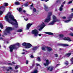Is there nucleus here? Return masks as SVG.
Listing matches in <instances>:
<instances>
[{
  "label": "nucleus",
  "mask_w": 73,
  "mask_h": 73,
  "mask_svg": "<svg viewBox=\"0 0 73 73\" xmlns=\"http://www.w3.org/2000/svg\"><path fill=\"white\" fill-rule=\"evenodd\" d=\"M17 9H19V12H21V10H22L21 8H17Z\"/></svg>",
  "instance_id": "cd10ccee"
},
{
  "label": "nucleus",
  "mask_w": 73,
  "mask_h": 73,
  "mask_svg": "<svg viewBox=\"0 0 73 73\" xmlns=\"http://www.w3.org/2000/svg\"><path fill=\"white\" fill-rule=\"evenodd\" d=\"M58 45H60V46H68V44H59Z\"/></svg>",
  "instance_id": "4468645a"
},
{
  "label": "nucleus",
  "mask_w": 73,
  "mask_h": 73,
  "mask_svg": "<svg viewBox=\"0 0 73 73\" xmlns=\"http://www.w3.org/2000/svg\"><path fill=\"white\" fill-rule=\"evenodd\" d=\"M33 24L32 23H29L28 24L27 26V29H29V28L31 27V26Z\"/></svg>",
  "instance_id": "f8f14e48"
},
{
  "label": "nucleus",
  "mask_w": 73,
  "mask_h": 73,
  "mask_svg": "<svg viewBox=\"0 0 73 73\" xmlns=\"http://www.w3.org/2000/svg\"><path fill=\"white\" fill-rule=\"evenodd\" d=\"M60 65V64H57L56 65V67H57V66H59Z\"/></svg>",
  "instance_id": "49530a36"
},
{
  "label": "nucleus",
  "mask_w": 73,
  "mask_h": 73,
  "mask_svg": "<svg viewBox=\"0 0 73 73\" xmlns=\"http://www.w3.org/2000/svg\"><path fill=\"white\" fill-rule=\"evenodd\" d=\"M46 49H47L48 52H50V51H51V50H52V49L51 48H50V47H45L44 48L43 47H42V49L43 50H45Z\"/></svg>",
  "instance_id": "9d476101"
},
{
  "label": "nucleus",
  "mask_w": 73,
  "mask_h": 73,
  "mask_svg": "<svg viewBox=\"0 0 73 73\" xmlns=\"http://www.w3.org/2000/svg\"><path fill=\"white\" fill-rule=\"evenodd\" d=\"M15 72H18V70H17L16 71H15Z\"/></svg>",
  "instance_id": "4d7b16f0"
},
{
  "label": "nucleus",
  "mask_w": 73,
  "mask_h": 73,
  "mask_svg": "<svg viewBox=\"0 0 73 73\" xmlns=\"http://www.w3.org/2000/svg\"><path fill=\"white\" fill-rule=\"evenodd\" d=\"M73 53H68L67 54H65V56H66V57H69L70 55H71V54H72Z\"/></svg>",
  "instance_id": "2eb2a0df"
},
{
  "label": "nucleus",
  "mask_w": 73,
  "mask_h": 73,
  "mask_svg": "<svg viewBox=\"0 0 73 73\" xmlns=\"http://www.w3.org/2000/svg\"><path fill=\"white\" fill-rule=\"evenodd\" d=\"M37 60L38 61H41V60H40V57H38L37 58Z\"/></svg>",
  "instance_id": "c85d7f7f"
},
{
  "label": "nucleus",
  "mask_w": 73,
  "mask_h": 73,
  "mask_svg": "<svg viewBox=\"0 0 73 73\" xmlns=\"http://www.w3.org/2000/svg\"><path fill=\"white\" fill-rule=\"evenodd\" d=\"M32 34H33L34 35V36L35 37H37L38 36H41V34H38V31H37V30L36 29H35L32 31Z\"/></svg>",
  "instance_id": "39448f33"
},
{
  "label": "nucleus",
  "mask_w": 73,
  "mask_h": 73,
  "mask_svg": "<svg viewBox=\"0 0 73 73\" xmlns=\"http://www.w3.org/2000/svg\"><path fill=\"white\" fill-rule=\"evenodd\" d=\"M1 31L0 30V32H1Z\"/></svg>",
  "instance_id": "338daca9"
},
{
  "label": "nucleus",
  "mask_w": 73,
  "mask_h": 73,
  "mask_svg": "<svg viewBox=\"0 0 73 73\" xmlns=\"http://www.w3.org/2000/svg\"><path fill=\"white\" fill-rule=\"evenodd\" d=\"M70 20H71V19H70V20H67V21H64V22L65 23H69V21H70Z\"/></svg>",
  "instance_id": "5701e85b"
},
{
  "label": "nucleus",
  "mask_w": 73,
  "mask_h": 73,
  "mask_svg": "<svg viewBox=\"0 0 73 73\" xmlns=\"http://www.w3.org/2000/svg\"><path fill=\"white\" fill-rule=\"evenodd\" d=\"M53 67L52 66L48 67L47 68V69L48 70H49V71H50V72H51V71H52V70H53Z\"/></svg>",
  "instance_id": "9b49d317"
},
{
  "label": "nucleus",
  "mask_w": 73,
  "mask_h": 73,
  "mask_svg": "<svg viewBox=\"0 0 73 73\" xmlns=\"http://www.w3.org/2000/svg\"><path fill=\"white\" fill-rule=\"evenodd\" d=\"M19 67H20V66L19 65H17L15 66V69H17V68H18Z\"/></svg>",
  "instance_id": "2f4dec72"
},
{
  "label": "nucleus",
  "mask_w": 73,
  "mask_h": 73,
  "mask_svg": "<svg viewBox=\"0 0 73 73\" xmlns=\"http://www.w3.org/2000/svg\"><path fill=\"white\" fill-rule=\"evenodd\" d=\"M3 39V38H2L1 37L0 38V39Z\"/></svg>",
  "instance_id": "bf43d9fd"
},
{
  "label": "nucleus",
  "mask_w": 73,
  "mask_h": 73,
  "mask_svg": "<svg viewBox=\"0 0 73 73\" xmlns=\"http://www.w3.org/2000/svg\"><path fill=\"white\" fill-rule=\"evenodd\" d=\"M72 73H73V70H72Z\"/></svg>",
  "instance_id": "e2e57ef3"
},
{
  "label": "nucleus",
  "mask_w": 73,
  "mask_h": 73,
  "mask_svg": "<svg viewBox=\"0 0 73 73\" xmlns=\"http://www.w3.org/2000/svg\"><path fill=\"white\" fill-rule=\"evenodd\" d=\"M23 51H25V50L23 49Z\"/></svg>",
  "instance_id": "052dcab7"
},
{
  "label": "nucleus",
  "mask_w": 73,
  "mask_h": 73,
  "mask_svg": "<svg viewBox=\"0 0 73 73\" xmlns=\"http://www.w3.org/2000/svg\"><path fill=\"white\" fill-rule=\"evenodd\" d=\"M54 56L55 57H58V55L57 54H54Z\"/></svg>",
  "instance_id": "72a5a7b5"
},
{
  "label": "nucleus",
  "mask_w": 73,
  "mask_h": 73,
  "mask_svg": "<svg viewBox=\"0 0 73 73\" xmlns=\"http://www.w3.org/2000/svg\"><path fill=\"white\" fill-rule=\"evenodd\" d=\"M72 17H73V13H72L70 15L69 17L68 18V19H72Z\"/></svg>",
  "instance_id": "aec40b11"
},
{
  "label": "nucleus",
  "mask_w": 73,
  "mask_h": 73,
  "mask_svg": "<svg viewBox=\"0 0 73 73\" xmlns=\"http://www.w3.org/2000/svg\"><path fill=\"white\" fill-rule=\"evenodd\" d=\"M63 7L64 5H62L59 9V10L60 11H61L62 10V8H63Z\"/></svg>",
  "instance_id": "6ab92c4d"
},
{
  "label": "nucleus",
  "mask_w": 73,
  "mask_h": 73,
  "mask_svg": "<svg viewBox=\"0 0 73 73\" xmlns=\"http://www.w3.org/2000/svg\"><path fill=\"white\" fill-rule=\"evenodd\" d=\"M31 58H33V57H34V56H33V55H31Z\"/></svg>",
  "instance_id": "37998d69"
},
{
  "label": "nucleus",
  "mask_w": 73,
  "mask_h": 73,
  "mask_svg": "<svg viewBox=\"0 0 73 73\" xmlns=\"http://www.w3.org/2000/svg\"><path fill=\"white\" fill-rule=\"evenodd\" d=\"M33 66H31V67H30V68H33Z\"/></svg>",
  "instance_id": "8fccbe9b"
},
{
  "label": "nucleus",
  "mask_w": 73,
  "mask_h": 73,
  "mask_svg": "<svg viewBox=\"0 0 73 73\" xmlns=\"http://www.w3.org/2000/svg\"><path fill=\"white\" fill-rule=\"evenodd\" d=\"M11 30H12V28L9 27H7L4 31V35H7V33H9V31H11Z\"/></svg>",
  "instance_id": "6e6552de"
},
{
  "label": "nucleus",
  "mask_w": 73,
  "mask_h": 73,
  "mask_svg": "<svg viewBox=\"0 0 73 73\" xmlns=\"http://www.w3.org/2000/svg\"><path fill=\"white\" fill-rule=\"evenodd\" d=\"M71 29L72 30V31L73 32V29Z\"/></svg>",
  "instance_id": "13d9d810"
},
{
  "label": "nucleus",
  "mask_w": 73,
  "mask_h": 73,
  "mask_svg": "<svg viewBox=\"0 0 73 73\" xmlns=\"http://www.w3.org/2000/svg\"><path fill=\"white\" fill-rule=\"evenodd\" d=\"M7 72H8V71L9 70V69H7Z\"/></svg>",
  "instance_id": "603ef678"
},
{
  "label": "nucleus",
  "mask_w": 73,
  "mask_h": 73,
  "mask_svg": "<svg viewBox=\"0 0 73 73\" xmlns=\"http://www.w3.org/2000/svg\"><path fill=\"white\" fill-rule=\"evenodd\" d=\"M46 25L45 24H44V23L42 22L41 25L38 27V28H39V31H41L45 27Z\"/></svg>",
  "instance_id": "1a4fd4ad"
},
{
  "label": "nucleus",
  "mask_w": 73,
  "mask_h": 73,
  "mask_svg": "<svg viewBox=\"0 0 73 73\" xmlns=\"http://www.w3.org/2000/svg\"><path fill=\"white\" fill-rule=\"evenodd\" d=\"M4 5L5 6H8V3H4Z\"/></svg>",
  "instance_id": "7c9ffc66"
},
{
  "label": "nucleus",
  "mask_w": 73,
  "mask_h": 73,
  "mask_svg": "<svg viewBox=\"0 0 73 73\" xmlns=\"http://www.w3.org/2000/svg\"><path fill=\"white\" fill-rule=\"evenodd\" d=\"M49 64V60H47L46 61V63H44V64L45 66H47V65H48Z\"/></svg>",
  "instance_id": "ddd939ff"
},
{
  "label": "nucleus",
  "mask_w": 73,
  "mask_h": 73,
  "mask_svg": "<svg viewBox=\"0 0 73 73\" xmlns=\"http://www.w3.org/2000/svg\"><path fill=\"white\" fill-rule=\"evenodd\" d=\"M15 5H20V3L19 2H16L15 3Z\"/></svg>",
  "instance_id": "a878e982"
},
{
  "label": "nucleus",
  "mask_w": 73,
  "mask_h": 73,
  "mask_svg": "<svg viewBox=\"0 0 73 73\" xmlns=\"http://www.w3.org/2000/svg\"><path fill=\"white\" fill-rule=\"evenodd\" d=\"M1 36V34H0V36Z\"/></svg>",
  "instance_id": "69168bd1"
},
{
  "label": "nucleus",
  "mask_w": 73,
  "mask_h": 73,
  "mask_svg": "<svg viewBox=\"0 0 73 73\" xmlns=\"http://www.w3.org/2000/svg\"><path fill=\"white\" fill-rule=\"evenodd\" d=\"M1 8H4V6H2L1 7H0V9H1ZM3 12L1 11H0V15H2L3 14Z\"/></svg>",
  "instance_id": "412c9836"
},
{
  "label": "nucleus",
  "mask_w": 73,
  "mask_h": 73,
  "mask_svg": "<svg viewBox=\"0 0 73 73\" xmlns=\"http://www.w3.org/2000/svg\"><path fill=\"white\" fill-rule=\"evenodd\" d=\"M24 6H25V7L28 6V2H27L26 3L24 4Z\"/></svg>",
  "instance_id": "bb28decb"
},
{
  "label": "nucleus",
  "mask_w": 73,
  "mask_h": 73,
  "mask_svg": "<svg viewBox=\"0 0 73 73\" xmlns=\"http://www.w3.org/2000/svg\"><path fill=\"white\" fill-rule=\"evenodd\" d=\"M44 33L47 34V35H53V33L50 32H45Z\"/></svg>",
  "instance_id": "dca6fc26"
},
{
  "label": "nucleus",
  "mask_w": 73,
  "mask_h": 73,
  "mask_svg": "<svg viewBox=\"0 0 73 73\" xmlns=\"http://www.w3.org/2000/svg\"><path fill=\"white\" fill-rule=\"evenodd\" d=\"M56 2L57 3H60V0H57Z\"/></svg>",
  "instance_id": "473e14b6"
},
{
  "label": "nucleus",
  "mask_w": 73,
  "mask_h": 73,
  "mask_svg": "<svg viewBox=\"0 0 73 73\" xmlns=\"http://www.w3.org/2000/svg\"><path fill=\"white\" fill-rule=\"evenodd\" d=\"M41 0V1H44V0Z\"/></svg>",
  "instance_id": "0e129e2a"
},
{
  "label": "nucleus",
  "mask_w": 73,
  "mask_h": 73,
  "mask_svg": "<svg viewBox=\"0 0 73 73\" xmlns=\"http://www.w3.org/2000/svg\"><path fill=\"white\" fill-rule=\"evenodd\" d=\"M52 15V12H50L48 13V17L44 20L45 23H49L51 20V17L50 16Z\"/></svg>",
  "instance_id": "7ed1b4c3"
},
{
  "label": "nucleus",
  "mask_w": 73,
  "mask_h": 73,
  "mask_svg": "<svg viewBox=\"0 0 73 73\" xmlns=\"http://www.w3.org/2000/svg\"><path fill=\"white\" fill-rule=\"evenodd\" d=\"M22 45L25 46V48H27V49L30 48L32 47V44L30 43L24 42L22 44Z\"/></svg>",
  "instance_id": "423d86ee"
},
{
  "label": "nucleus",
  "mask_w": 73,
  "mask_h": 73,
  "mask_svg": "<svg viewBox=\"0 0 73 73\" xmlns=\"http://www.w3.org/2000/svg\"><path fill=\"white\" fill-rule=\"evenodd\" d=\"M67 72H65V73H67Z\"/></svg>",
  "instance_id": "680f3d73"
},
{
  "label": "nucleus",
  "mask_w": 73,
  "mask_h": 73,
  "mask_svg": "<svg viewBox=\"0 0 73 73\" xmlns=\"http://www.w3.org/2000/svg\"><path fill=\"white\" fill-rule=\"evenodd\" d=\"M13 64H15V63L14 62H12Z\"/></svg>",
  "instance_id": "6e6d98bb"
},
{
  "label": "nucleus",
  "mask_w": 73,
  "mask_h": 73,
  "mask_svg": "<svg viewBox=\"0 0 73 73\" xmlns=\"http://www.w3.org/2000/svg\"><path fill=\"white\" fill-rule=\"evenodd\" d=\"M23 12H24V13H25V12H26V11H25V10H24L23 11Z\"/></svg>",
  "instance_id": "3c124183"
},
{
  "label": "nucleus",
  "mask_w": 73,
  "mask_h": 73,
  "mask_svg": "<svg viewBox=\"0 0 73 73\" xmlns=\"http://www.w3.org/2000/svg\"><path fill=\"white\" fill-rule=\"evenodd\" d=\"M33 5L32 4V5H31V7H33Z\"/></svg>",
  "instance_id": "5fc2aeb1"
},
{
  "label": "nucleus",
  "mask_w": 73,
  "mask_h": 73,
  "mask_svg": "<svg viewBox=\"0 0 73 73\" xmlns=\"http://www.w3.org/2000/svg\"><path fill=\"white\" fill-rule=\"evenodd\" d=\"M72 3V1H70L68 2V4H70Z\"/></svg>",
  "instance_id": "58836bf2"
},
{
  "label": "nucleus",
  "mask_w": 73,
  "mask_h": 73,
  "mask_svg": "<svg viewBox=\"0 0 73 73\" xmlns=\"http://www.w3.org/2000/svg\"><path fill=\"white\" fill-rule=\"evenodd\" d=\"M23 1H25V0H23Z\"/></svg>",
  "instance_id": "774afa93"
},
{
  "label": "nucleus",
  "mask_w": 73,
  "mask_h": 73,
  "mask_svg": "<svg viewBox=\"0 0 73 73\" xmlns=\"http://www.w3.org/2000/svg\"><path fill=\"white\" fill-rule=\"evenodd\" d=\"M62 18L63 19H66V17H62Z\"/></svg>",
  "instance_id": "4c0bfd02"
},
{
  "label": "nucleus",
  "mask_w": 73,
  "mask_h": 73,
  "mask_svg": "<svg viewBox=\"0 0 73 73\" xmlns=\"http://www.w3.org/2000/svg\"><path fill=\"white\" fill-rule=\"evenodd\" d=\"M64 64H65V65H68V64H69V62H68V61H66L64 62Z\"/></svg>",
  "instance_id": "b1692460"
},
{
  "label": "nucleus",
  "mask_w": 73,
  "mask_h": 73,
  "mask_svg": "<svg viewBox=\"0 0 73 73\" xmlns=\"http://www.w3.org/2000/svg\"><path fill=\"white\" fill-rule=\"evenodd\" d=\"M49 1V0H45V2H47V1Z\"/></svg>",
  "instance_id": "09e8293b"
},
{
  "label": "nucleus",
  "mask_w": 73,
  "mask_h": 73,
  "mask_svg": "<svg viewBox=\"0 0 73 73\" xmlns=\"http://www.w3.org/2000/svg\"><path fill=\"white\" fill-rule=\"evenodd\" d=\"M0 27L1 28H3V25L1 23H0Z\"/></svg>",
  "instance_id": "c756f323"
},
{
  "label": "nucleus",
  "mask_w": 73,
  "mask_h": 73,
  "mask_svg": "<svg viewBox=\"0 0 73 73\" xmlns=\"http://www.w3.org/2000/svg\"><path fill=\"white\" fill-rule=\"evenodd\" d=\"M59 36L60 38V40H62V39H63V40H67L68 41H71L70 38L69 37H68L67 38H63L64 35H62L60 34L59 35Z\"/></svg>",
  "instance_id": "0eeeda50"
},
{
  "label": "nucleus",
  "mask_w": 73,
  "mask_h": 73,
  "mask_svg": "<svg viewBox=\"0 0 73 73\" xmlns=\"http://www.w3.org/2000/svg\"><path fill=\"white\" fill-rule=\"evenodd\" d=\"M22 54H25V52H23L22 53Z\"/></svg>",
  "instance_id": "864d4df0"
},
{
  "label": "nucleus",
  "mask_w": 73,
  "mask_h": 73,
  "mask_svg": "<svg viewBox=\"0 0 73 73\" xmlns=\"http://www.w3.org/2000/svg\"><path fill=\"white\" fill-rule=\"evenodd\" d=\"M33 12H35L36 11V9H33Z\"/></svg>",
  "instance_id": "e433bc0d"
},
{
  "label": "nucleus",
  "mask_w": 73,
  "mask_h": 73,
  "mask_svg": "<svg viewBox=\"0 0 73 73\" xmlns=\"http://www.w3.org/2000/svg\"><path fill=\"white\" fill-rule=\"evenodd\" d=\"M37 48V47L35 46H34L33 47V48H32V50H36Z\"/></svg>",
  "instance_id": "a211bd4d"
},
{
  "label": "nucleus",
  "mask_w": 73,
  "mask_h": 73,
  "mask_svg": "<svg viewBox=\"0 0 73 73\" xmlns=\"http://www.w3.org/2000/svg\"><path fill=\"white\" fill-rule=\"evenodd\" d=\"M24 19L25 20V21H28V19H27L26 17H24Z\"/></svg>",
  "instance_id": "f704fd0d"
},
{
  "label": "nucleus",
  "mask_w": 73,
  "mask_h": 73,
  "mask_svg": "<svg viewBox=\"0 0 73 73\" xmlns=\"http://www.w3.org/2000/svg\"><path fill=\"white\" fill-rule=\"evenodd\" d=\"M66 3V1H65L63 3V4H65V3Z\"/></svg>",
  "instance_id": "c03bdc74"
},
{
  "label": "nucleus",
  "mask_w": 73,
  "mask_h": 73,
  "mask_svg": "<svg viewBox=\"0 0 73 73\" xmlns=\"http://www.w3.org/2000/svg\"><path fill=\"white\" fill-rule=\"evenodd\" d=\"M26 63V64H28V61L27 60Z\"/></svg>",
  "instance_id": "79ce46f5"
},
{
  "label": "nucleus",
  "mask_w": 73,
  "mask_h": 73,
  "mask_svg": "<svg viewBox=\"0 0 73 73\" xmlns=\"http://www.w3.org/2000/svg\"><path fill=\"white\" fill-rule=\"evenodd\" d=\"M17 31L18 32H23V30L22 29H20L17 30Z\"/></svg>",
  "instance_id": "393cba45"
},
{
  "label": "nucleus",
  "mask_w": 73,
  "mask_h": 73,
  "mask_svg": "<svg viewBox=\"0 0 73 73\" xmlns=\"http://www.w3.org/2000/svg\"><path fill=\"white\" fill-rule=\"evenodd\" d=\"M36 65H37V66H40V64H36Z\"/></svg>",
  "instance_id": "a18cd8bd"
},
{
  "label": "nucleus",
  "mask_w": 73,
  "mask_h": 73,
  "mask_svg": "<svg viewBox=\"0 0 73 73\" xmlns=\"http://www.w3.org/2000/svg\"><path fill=\"white\" fill-rule=\"evenodd\" d=\"M8 65H13V64H12V63H8Z\"/></svg>",
  "instance_id": "a19ab883"
},
{
  "label": "nucleus",
  "mask_w": 73,
  "mask_h": 73,
  "mask_svg": "<svg viewBox=\"0 0 73 73\" xmlns=\"http://www.w3.org/2000/svg\"><path fill=\"white\" fill-rule=\"evenodd\" d=\"M44 9L46 11H48V7L45 5H44Z\"/></svg>",
  "instance_id": "f3484780"
},
{
  "label": "nucleus",
  "mask_w": 73,
  "mask_h": 73,
  "mask_svg": "<svg viewBox=\"0 0 73 73\" xmlns=\"http://www.w3.org/2000/svg\"><path fill=\"white\" fill-rule=\"evenodd\" d=\"M9 69H11V70H12V67H9L8 68Z\"/></svg>",
  "instance_id": "ea45409f"
},
{
  "label": "nucleus",
  "mask_w": 73,
  "mask_h": 73,
  "mask_svg": "<svg viewBox=\"0 0 73 73\" xmlns=\"http://www.w3.org/2000/svg\"><path fill=\"white\" fill-rule=\"evenodd\" d=\"M70 35V36H73V33H71L69 34Z\"/></svg>",
  "instance_id": "c9c22d12"
},
{
  "label": "nucleus",
  "mask_w": 73,
  "mask_h": 73,
  "mask_svg": "<svg viewBox=\"0 0 73 73\" xmlns=\"http://www.w3.org/2000/svg\"><path fill=\"white\" fill-rule=\"evenodd\" d=\"M5 20L9 23H10L12 25H16V27H18V23L17 22L12 15L8 14L7 15L5 16Z\"/></svg>",
  "instance_id": "f257e3e1"
},
{
  "label": "nucleus",
  "mask_w": 73,
  "mask_h": 73,
  "mask_svg": "<svg viewBox=\"0 0 73 73\" xmlns=\"http://www.w3.org/2000/svg\"><path fill=\"white\" fill-rule=\"evenodd\" d=\"M38 73V70L37 69H35L33 71V72L31 73Z\"/></svg>",
  "instance_id": "4be33fe9"
},
{
  "label": "nucleus",
  "mask_w": 73,
  "mask_h": 73,
  "mask_svg": "<svg viewBox=\"0 0 73 73\" xmlns=\"http://www.w3.org/2000/svg\"><path fill=\"white\" fill-rule=\"evenodd\" d=\"M71 10L72 12H73V8L71 9Z\"/></svg>",
  "instance_id": "de8ad7c7"
},
{
  "label": "nucleus",
  "mask_w": 73,
  "mask_h": 73,
  "mask_svg": "<svg viewBox=\"0 0 73 73\" xmlns=\"http://www.w3.org/2000/svg\"><path fill=\"white\" fill-rule=\"evenodd\" d=\"M20 46V44L17 43L15 44L11 45L9 47L10 51V52H12L13 49H16L18 47H19Z\"/></svg>",
  "instance_id": "f03ea898"
},
{
  "label": "nucleus",
  "mask_w": 73,
  "mask_h": 73,
  "mask_svg": "<svg viewBox=\"0 0 73 73\" xmlns=\"http://www.w3.org/2000/svg\"><path fill=\"white\" fill-rule=\"evenodd\" d=\"M52 21L50 22L49 24V25H54L55 23L58 20L57 17L54 15H53L52 17Z\"/></svg>",
  "instance_id": "20e7f679"
}]
</instances>
